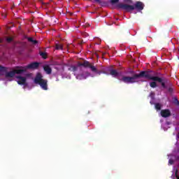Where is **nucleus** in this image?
<instances>
[{"label": "nucleus", "instance_id": "f257e3e1", "mask_svg": "<svg viewBox=\"0 0 179 179\" xmlns=\"http://www.w3.org/2000/svg\"><path fill=\"white\" fill-rule=\"evenodd\" d=\"M148 71H144L140 72L138 74H134L132 77L124 76L122 80L124 83H135L139 79V78H150L149 74H148Z\"/></svg>", "mask_w": 179, "mask_h": 179}, {"label": "nucleus", "instance_id": "f03ea898", "mask_svg": "<svg viewBox=\"0 0 179 179\" xmlns=\"http://www.w3.org/2000/svg\"><path fill=\"white\" fill-rule=\"evenodd\" d=\"M26 72L25 69H13L10 71H6V68H0V75L2 76L5 75L6 78H15V75H22Z\"/></svg>", "mask_w": 179, "mask_h": 179}, {"label": "nucleus", "instance_id": "7ed1b4c3", "mask_svg": "<svg viewBox=\"0 0 179 179\" xmlns=\"http://www.w3.org/2000/svg\"><path fill=\"white\" fill-rule=\"evenodd\" d=\"M168 166H173L174 163H179V146H176L172 153L168 155Z\"/></svg>", "mask_w": 179, "mask_h": 179}, {"label": "nucleus", "instance_id": "20e7f679", "mask_svg": "<svg viewBox=\"0 0 179 179\" xmlns=\"http://www.w3.org/2000/svg\"><path fill=\"white\" fill-rule=\"evenodd\" d=\"M147 73L150 76V78H145V79H148V80H153L154 82H159V83H161L162 87L166 89V83L163 82V79L159 77L160 73H156L153 71H147Z\"/></svg>", "mask_w": 179, "mask_h": 179}, {"label": "nucleus", "instance_id": "39448f33", "mask_svg": "<svg viewBox=\"0 0 179 179\" xmlns=\"http://www.w3.org/2000/svg\"><path fill=\"white\" fill-rule=\"evenodd\" d=\"M119 8L124 9V10H127V12H131V10H134L135 8L138 10H142L143 9V3L140 1H137L135 6L120 3L119 4Z\"/></svg>", "mask_w": 179, "mask_h": 179}, {"label": "nucleus", "instance_id": "423d86ee", "mask_svg": "<svg viewBox=\"0 0 179 179\" xmlns=\"http://www.w3.org/2000/svg\"><path fill=\"white\" fill-rule=\"evenodd\" d=\"M16 79H18V80L17 81L18 85H22L24 86H27V78H26V77H23L22 76H15Z\"/></svg>", "mask_w": 179, "mask_h": 179}, {"label": "nucleus", "instance_id": "0eeeda50", "mask_svg": "<svg viewBox=\"0 0 179 179\" xmlns=\"http://www.w3.org/2000/svg\"><path fill=\"white\" fill-rule=\"evenodd\" d=\"M69 71H72L74 72V75L76 76H85V74L82 73V69L80 68L69 69Z\"/></svg>", "mask_w": 179, "mask_h": 179}, {"label": "nucleus", "instance_id": "6e6552de", "mask_svg": "<svg viewBox=\"0 0 179 179\" xmlns=\"http://www.w3.org/2000/svg\"><path fill=\"white\" fill-rule=\"evenodd\" d=\"M43 80H44V79H43V75L41 73H38L34 78V83L38 85Z\"/></svg>", "mask_w": 179, "mask_h": 179}, {"label": "nucleus", "instance_id": "1a4fd4ad", "mask_svg": "<svg viewBox=\"0 0 179 179\" xmlns=\"http://www.w3.org/2000/svg\"><path fill=\"white\" fill-rule=\"evenodd\" d=\"M161 115L163 118H168L171 115V112L169 109H164L161 110Z\"/></svg>", "mask_w": 179, "mask_h": 179}, {"label": "nucleus", "instance_id": "9d476101", "mask_svg": "<svg viewBox=\"0 0 179 179\" xmlns=\"http://www.w3.org/2000/svg\"><path fill=\"white\" fill-rule=\"evenodd\" d=\"M47 82H48L47 80H42L38 85H39L43 90H48Z\"/></svg>", "mask_w": 179, "mask_h": 179}, {"label": "nucleus", "instance_id": "9b49d317", "mask_svg": "<svg viewBox=\"0 0 179 179\" xmlns=\"http://www.w3.org/2000/svg\"><path fill=\"white\" fill-rule=\"evenodd\" d=\"M78 66H83L84 68H94L92 64L89 63L87 61H85L83 63H80Z\"/></svg>", "mask_w": 179, "mask_h": 179}, {"label": "nucleus", "instance_id": "f8f14e48", "mask_svg": "<svg viewBox=\"0 0 179 179\" xmlns=\"http://www.w3.org/2000/svg\"><path fill=\"white\" fill-rule=\"evenodd\" d=\"M38 66H40V64L38 62H33L29 64L27 66V68H38Z\"/></svg>", "mask_w": 179, "mask_h": 179}, {"label": "nucleus", "instance_id": "ddd939ff", "mask_svg": "<svg viewBox=\"0 0 179 179\" xmlns=\"http://www.w3.org/2000/svg\"><path fill=\"white\" fill-rule=\"evenodd\" d=\"M173 171H175V177L176 179H179V176H178V168L173 166Z\"/></svg>", "mask_w": 179, "mask_h": 179}, {"label": "nucleus", "instance_id": "4468645a", "mask_svg": "<svg viewBox=\"0 0 179 179\" xmlns=\"http://www.w3.org/2000/svg\"><path fill=\"white\" fill-rule=\"evenodd\" d=\"M173 104H174L175 106H179V101H178V99H177V97L173 98Z\"/></svg>", "mask_w": 179, "mask_h": 179}, {"label": "nucleus", "instance_id": "2eb2a0df", "mask_svg": "<svg viewBox=\"0 0 179 179\" xmlns=\"http://www.w3.org/2000/svg\"><path fill=\"white\" fill-rule=\"evenodd\" d=\"M110 75H112V76H118V72L117 71V70L111 69Z\"/></svg>", "mask_w": 179, "mask_h": 179}, {"label": "nucleus", "instance_id": "dca6fc26", "mask_svg": "<svg viewBox=\"0 0 179 179\" xmlns=\"http://www.w3.org/2000/svg\"><path fill=\"white\" fill-rule=\"evenodd\" d=\"M43 69L48 75H50L51 72H52V70L51 68H43Z\"/></svg>", "mask_w": 179, "mask_h": 179}, {"label": "nucleus", "instance_id": "f3484780", "mask_svg": "<svg viewBox=\"0 0 179 179\" xmlns=\"http://www.w3.org/2000/svg\"><path fill=\"white\" fill-rule=\"evenodd\" d=\"M28 41H29L32 44L36 45V44H38V41L36 40L33 39V38H28Z\"/></svg>", "mask_w": 179, "mask_h": 179}, {"label": "nucleus", "instance_id": "a211bd4d", "mask_svg": "<svg viewBox=\"0 0 179 179\" xmlns=\"http://www.w3.org/2000/svg\"><path fill=\"white\" fill-rule=\"evenodd\" d=\"M150 87H153V88L157 87V83H156V82H155V81L151 82L150 83Z\"/></svg>", "mask_w": 179, "mask_h": 179}, {"label": "nucleus", "instance_id": "6ab92c4d", "mask_svg": "<svg viewBox=\"0 0 179 179\" xmlns=\"http://www.w3.org/2000/svg\"><path fill=\"white\" fill-rule=\"evenodd\" d=\"M155 108L156 110H162V106L160 103H155Z\"/></svg>", "mask_w": 179, "mask_h": 179}, {"label": "nucleus", "instance_id": "aec40b11", "mask_svg": "<svg viewBox=\"0 0 179 179\" xmlns=\"http://www.w3.org/2000/svg\"><path fill=\"white\" fill-rule=\"evenodd\" d=\"M56 50H62V45H56Z\"/></svg>", "mask_w": 179, "mask_h": 179}, {"label": "nucleus", "instance_id": "412c9836", "mask_svg": "<svg viewBox=\"0 0 179 179\" xmlns=\"http://www.w3.org/2000/svg\"><path fill=\"white\" fill-rule=\"evenodd\" d=\"M168 92L171 94V93H173V92H174V89L173 87H170L168 89Z\"/></svg>", "mask_w": 179, "mask_h": 179}, {"label": "nucleus", "instance_id": "4be33fe9", "mask_svg": "<svg viewBox=\"0 0 179 179\" xmlns=\"http://www.w3.org/2000/svg\"><path fill=\"white\" fill-rule=\"evenodd\" d=\"M41 55L43 58H47V53H45V52H41Z\"/></svg>", "mask_w": 179, "mask_h": 179}, {"label": "nucleus", "instance_id": "5701e85b", "mask_svg": "<svg viewBox=\"0 0 179 179\" xmlns=\"http://www.w3.org/2000/svg\"><path fill=\"white\" fill-rule=\"evenodd\" d=\"M92 72H97V68H91Z\"/></svg>", "mask_w": 179, "mask_h": 179}, {"label": "nucleus", "instance_id": "b1692460", "mask_svg": "<svg viewBox=\"0 0 179 179\" xmlns=\"http://www.w3.org/2000/svg\"><path fill=\"white\" fill-rule=\"evenodd\" d=\"M119 0H112L111 2L112 3H117V2H118Z\"/></svg>", "mask_w": 179, "mask_h": 179}, {"label": "nucleus", "instance_id": "393cba45", "mask_svg": "<svg viewBox=\"0 0 179 179\" xmlns=\"http://www.w3.org/2000/svg\"><path fill=\"white\" fill-rule=\"evenodd\" d=\"M7 41L8 43H10V41H12V38H7Z\"/></svg>", "mask_w": 179, "mask_h": 179}, {"label": "nucleus", "instance_id": "a878e982", "mask_svg": "<svg viewBox=\"0 0 179 179\" xmlns=\"http://www.w3.org/2000/svg\"><path fill=\"white\" fill-rule=\"evenodd\" d=\"M50 65H46L44 66V68H50Z\"/></svg>", "mask_w": 179, "mask_h": 179}, {"label": "nucleus", "instance_id": "bb28decb", "mask_svg": "<svg viewBox=\"0 0 179 179\" xmlns=\"http://www.w3.org/2000/svg\"><path fill=\"white\" fill-rule=\"evenodd\" d=\"M25 76H30V74H25Z\"/></svg>", "mask_w": 179, "mask_h": 179}, {"label": "nucleus", "instance_id": "cd10ccee", "mask_svg": "<svg viewBox=\"0 0 179 179\" xmlns=\"http://www.w3.org/2000/svg\"><path fill=\"white\" fill-rule=\"evenodd\" d=\"M0 68H3V66H2L0 65Z\"/></svg>", "mask_w": 179, "mask_h": 179}, {"label": "nucleus", "instance_id": "c85d7f7f", "mask_svg": "<svg viewBox=\"0 0 179 179\" xmlns=\"http://www.w3.org/2000/svg\"><path fill=\"white\" fill-rule=\"evenodd\" d=\"M0 43H1V39H0Z\"/></svg>", "mask_w": 179, "mask_h": 179}]
</instances>
